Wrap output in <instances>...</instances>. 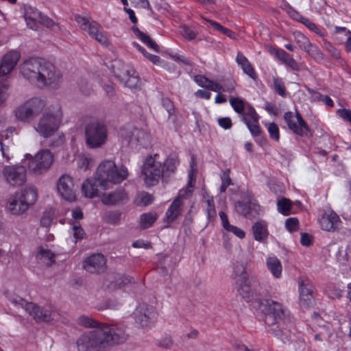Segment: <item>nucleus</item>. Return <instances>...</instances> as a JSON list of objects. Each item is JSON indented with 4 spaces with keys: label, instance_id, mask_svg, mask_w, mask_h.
Wrapping results in <instances>:
<instances>
[{
    "label": "nucleus",
    "instance_id": "f257e3e1",
    "mask_svg": "<svg viewBox=\"0 0 351 351\" xmlns=\"http://www.w3.org/2000/svg\"><path fill=\"white\" fill-rule=\"evenodd\" d=\"M127 326L121 323H102L93 330L83 333L77 340L79 351H106L129 339Z\"/></svg>",
    "mask_w": 351,
    "mask_h": 351
},
{
    "label": "nucleus",
    "instance_id": "f03ea898",
    "mask_svg": "<svg viewBox=\"0 0 351 351\" xmlns=\"http://www.w3.org/2000/svg\"><path fill=\"white\" fill-rule=\"evenodd\" d=\"M19 69L25 80L38 87L58 88L62 82L60 71L53 64L41 58L26 60L20 64Z\"/></svg>",
    "mask_w": 351,
    "mask_h": 351
},
{
    "label": "nucleus",
    "instance_id": "7ed1b4c3",
    "mask_svg": "<svg viewBox=\"0 0 351 351\" xmlns=\"http://www.w3.org/2000/svg\"><path fill=\"white\" fill-rule=\"evenodd\" d=\"M178 163V159L176 155H169L163 164L149 156L146 158L141 168L145 185L155 186L160 179L164 183L168 182L169 178L175 173Z\"/></svg>",
    "mask_w": 351,
    "mask_h": 351
},
{
    "label": "nucleus",
    "instance_id": "20e7f679",
    "mask_svg": "<svg viewBox=\"0 0 351 351\" xmlns=\"http://www.w3.org/2000/svg\"><path fill=\"white\" fill-rule=\"evenodd\" d=\"M265 313V323L269 332L280 337L283 334V326L286 313L280 303L271 300H265L261 304Z\"/></svg>",
    "mask_w": 351,
    "mask_h": 351
},
{
    "label": "nucleus",
    "instance_id": "39448f33",
    "mask_svg": "<svg viewBox=\"0 0 351 351\" xmlns=\"http://www.w3.org/2000/svg\"><path fill=\"white\" fill-rule=\"evenodd\" d=\"M234 272L238 293L245 301H251L258 295L259 282L255 277H248L243 264L235 265Z\"/></svg>",
    "mask_w": 351,
    "mask_h": 351
},
{
    "label": "nucleus",
    "instance_id": "423d86ee",
    "mask_svg": "<svg viewBox=\"0 0 351 351\" xmlns=\"http://www.w3.org/2000/svg\"><path fill=\"white\" fill-rule=\"evenodd\" d=\"M95 176L107 186L108 182H121L127 178L128 172L124 166L118 168L112 160H104L98 166Z\"/></svg>",
    "mask_w": 351,
    "mask_h": 351
},
{
    "label": "nucleus",
    "instance_id": "0eeeda50",
    "mask_svg": "<svg viewBox=\"0 0 351 351\" xmlns=\"http://www.w3.org/2000/svg\"><path fill=\"white\" fill-rule=\"evenodd\" d=\"M84 132L86 143L89 148H100L107 141L108 128L103 121L97 120L88 123Z\"/></svg>",
    "mask_w": 351,
    "mask_h": 351
},
{
    "label": "nucleus",
    "instance_id": "6e6552de",
    "mask_svg": "<svg viewBox=\"0 0 351 351\" xmlns=\"http://www.w3.org/2000/svg\"><path fill=\"white\" fill-rule=\"evenodd\" d=\"M62 119V113L60 108L53 112L46 111L39 119L35 130L43 137H50L58 130Z\"/></svg>",
    "mask_w": 351,
    "mask_h": 351
},
{
    "label": "nucleus",
    "instance_id": "1a4fd4ad",
    "mask_svg": "<svg viewBox=\"0 0 351 351\" xmlns=\"http://www.w3.org/2000/svg\"><path fill=\"white\" fill-rule=\"evenodd\" d=\"M37 199L35 189L28 188L24 189L20 196L14 197L8 204V208L14 215H19L26 211L30 205L34 204Z\"/></svg>",
    "mask_w": 351,
    "mask_h": 351
},
{
    "label": "nucleus",
    "instance_id": "9d476101",
    "mask_svg": "<svg viewBox=\"0 0 351 351\" xmlns=\"http://www.w3.org/2000/svg\"><path fill=\"white\" fill-rule=\"evenodd\" d=\"M75 21L80 28L86 31L91 38L95 39L101 45H109V40L107 36L104 34L102 27L98 23L88 17L80 15L75 16Z\"/></svg>",
    "mask_w": 351,
    "mask_h": 351
},
{
    "label": "nucleus",
    "instance_id": "9b49d317",
    "mask_svg": "<svg viewBox=\"0 0 351 351\" xmlns=\"http://www.w3.org/2000/svg\"><path fill=\"white\" fill-rule=\"evenodd\" d=\"M53 162V156L48 149L38 152L34 158H31L28 162L30 172L40 175L46 172Z\"/></svg>",
    "mask_w": 351,
    "mask_h": 351
},
{
    "label": "nucleus",
    "instance_id": "f8f14e48",
    "mask_svg": "<svg viewBox=\"0 0 351 351\" xmlns=\"http://www.w3.org/2000/svg\"><path fill=\"white\" fill-rule=\"evenodd\" d=\"M25 311L37 322H48L55 319L58 315L55 308L51 304L40 307L34 303L29 302L25 304Z\"/></svg>",
    "mask_w": 351,
    "mask_h": 351
},
{
    "label": "nucleus",
    "instance_id": "ddd939ff",
    "mask_svg": "<svg viewBox=\"0 0 351 351\" xmlns=\"http://www.w3.org/2000/svg\"><path fill=\"white\" fill-rule=\"evenodd\" d=\"M115 68L114 73L115 77L124 85L130 88H137L140 86L139 77L136 72L128 66L118 63L113 65Z\"/></svg>",
    "mask_w": 351,
    "mask_h": 351
},
{
    "label": "nucleus",
    "instance_id": "4468645a",
    "mask_svg": "<svg viewBox=\"0 0 351 351\" xmlns=\"http://www.w3.org/2000/svg\"><path fill=\"white\" fill-rule=\"evenodd\" d=\"M3 175L7 183L12 186H22L26 182V169L23 165L5 166Z\"/></svg>",
    "mask_w": 351,
    "mask_h": 351
},
{
    "label": "nucleus",
    "instance_id": "2eb2a0df",
    "mask_svg": "<svg viewBox=\"0 0 351 351\" xmlns=\"http://www.w3.org/2000/svg\"><path fill=\"white\" fill-rule=\"evenodd\" d=\"M158 313L155 308L145 304L140 305L135 313V321L143 328L151 327L156 321Z\"/></svg>",
    "mask_w": 351,
    "mask_h": 351
},
{
    "label": "nucleus",
    "instance_id": "dca6fc26",
    "mask_svg": "<svg viewBox=\"0 0 351 351\" xmlns=\"http://www.w3.org/2000/svg\"><path fill=\"white\" fill-rule=\"evenodd\" d=\"M120 136L125 139L132 147L138 144L147 146L149 141V134L145 130L136 128L132 130H121Z\"/></svg>",
    "mask_w": 351,
    "mask_h": 351
},
{
    "label": "nucleus",
    "instance_id": "f3484780",
    "mask_svg": "<svg viewBox=\"0 0 351 351\" xmlns=\"http://www.w3.org/2000/svg\"><path fill=\"white\" fill-rule=\"evenodd\" d=\"M236 212L249 219H253L260 215L261 208L255 201L246 198L242 201H237L234 204Z\"/></svg>",
    "mask_w": 351,
    "mask_h": 351
},
{
    "label": "nucleus",
    "instance_id": "a211bd4d",
    "mask_svg": "<svg viewBox=\"0 0 351 351\" xmlns=\"http://www.w3.org/2000/svg\"><path fill=\"white\" fill-rule=\"evenodd\" d=\"M57 188L58 193L64 199L69 202L75 200L77 187L70 176L62 175L58 181Z\"/></svg>",
    "mask_w": 351,
    "mask_h": 351
},
{
    "label": "nucleus",
    "instance_id": "6ab92c4d",
    "mask_svg": "<svg viewBox=\"0 0 351 351\" xmlns=\"http://www.w3.org/2000/svg\"><path fill=\"white\" fill-rule=\"evenodd\" d=\"M82 266L90 274H101L107 269L106 258L101 254H93L83 261Z\"/></svg>",
    "mask_w": 351,
    "mask_h": 351
},
{
    "label": "nucleus",
    "instance_id": "aec40b11",
    "mask_svg": "<svg viewBox=\"0 0 351 351\" xmlns=\"http://www.w3.org/2000/svg\"><path fill=\"white\" fill-rule=\"evenodd\" d=\"M107 189V186L97 177L87 178L82 186L84 196L89 198L100 196Z\"/></svg>",
    "mask_w": 351,
    "mask_h": 351
},
{
    "label": "nucleus",
    "instance_id": "412c9836",
    "mask_svg": "<svg viewBox=\"0 0 351 351\" xmlns=\"http://www.w3.org/2000/svg\"><path fill=\"white\" fill-rule=\"evenodd\" d=\"M20 58L21 53L19 51H8L0 61V77L9 75L14 70Z\"/></svg>",
    "mask_w": 351,
    "mask_h": 351
},
{
    "label": "nucleus",
    "instance_id": "4be33fe9",
    "mask_svg": "<svg viewBox=\"0 0 351 351\" xmlns=\"http://www.w3.org/2000/svg\"><path fill=\"white\" fill-rule=\"evenodd\" d=\"M295 117L296 121L291 112H285L284 114V119L289 128L294 133L302 136L304 134V131H308L309 129L307 124L302 119V115L298 112H296Z\"/></svg>",
    "mask_w": 351,
    "mask_h": 351
},
{
    "label": "nucleus",
    "instance_id": "5701e85b",
    "mask_svg": "<svg viewBox=\"0 0 351 351\" xmlns=\"http://www.w3.org/2000/svg\"><path fill=\"white\" fill-rule=\"evenodd\" d=\"M241 115L243 121L247 125L251 134L254 136L260 135L261 131L258 125L259 117L254 108L251 106H248L246 111L245 112H243Z\"/></svg>",
    "mask_w": 351,
    "mask_h": 351
},
{
    "label": "nucleus",
    "instance_id": "b1692460",
    "mask_svg": "<svg viewBox=\"0 0 351 351\" xmlns=\"http://www.w3.org/2000/svg\"><path fill=\"white\" fill-rule=\"evenodd\" d=\"M128 199V195L124 190L119 189L107 194H104L101 198V202L105 205L114 206L125 204Z\"/></svg>",
    "mask_w": 351,
    "mask_h": 351
},
{
    "label": "nucleus",
    "instance_id": "393cba45",
    "mask_svg": "<svg viewBox=\"0 0 351 351\" xmlns=\"http://www.w3.org/2000/svg\"><path fill=\"white\" fill-rule=\"evenodd\" d=\"M42 14L35 8L25 5L24 7V18L27 26L32 29H37Z\"/></svg>",
    "mask_w": 351,
    "mask_h": 351
},
{
    "label": "nucleus",
    "instance_id": "a878e982",
    "mask_svg": "<svg viewBox=\"0 0 351 351\" xmlns=\"http://www.w3.org/2000/svg\"><path fill=\"white\" fill-rule=\"evenodd\" d=\"M340 222L339 216L333 211L324 214L319 220L321 228L328 232L335 231Z\"/></svg>",
    "mask_w": 351,
    "mask_h": 351
},
{
    "label": "nucleus",
    "instance_id": "bb28decb",
    "mask_svg": "<svg viewBox=\"0 0 351 351\" xmlns=\"http://www.w3.org/2000/svg\"><path fill=\"white\" fill-rule=\"evenodd\" d=\"M14 128H9L0 133V146L3 157L10 159L9 148L12 144Z\"/></svg>",
    "mask_w": 351,
    "mask_h": 351
},
{
    "label": "nucleus",
    "instance_id": "cd10ccee",
    "mask_svg": "<svg viewBox=\"0 0 351 351\" xmlns=\"http://www.w3.org/2000/svg\"><path fill=\"white\" fill-rule=\"evenodd\" d=\"M182 204L181 196L178 195L166 212L165 221L168 223L173 222L181 215Z\"/></svg>",
    "mask_w": 351,
    "mask_h": 351
},
{
    "label": "nucleus",
    "instance_id": "c85d7f7f",
    "mask_svg": "<svg viewBox=\"0 0 351 351\" xmlns=\"http://www.w3.org/2000/svg\"><path fill=\"white\" fill-rule=\"evenodd\" d=\"M300 298L302 305L309 307L313 304L312 286L302 280L300 283Z\"/></svg>",
    "mask_w": 351,
    "mask_h": 351
},
{
    "label": "nucleus",
    "instance_id": "c756f323",
    "mask_svg": "<svg viewBox=\"0 0 351 351\" xmlns=\"http://www.w3.org/2000/svg\"><path fill=\"white\" fill-rule=\"evenodd\" d=\"M24 103L34 118L43 111L46 106L45 101L38 97H32Z\"/></svg>",
    "mask_w": 351,
    "mask_h": 351
},
{
    "label": "nucleus",
    "instance_id": "7c9ffc66",
    "mask_svg": "<svg viewBox=\"0 0 351 351\" xmlns=\"http://www.w3.org/2000/svg\"><path fill=\"white\" fill-rule=\"evenodd\" d=\"M252 232L254 239L263 242L268 236L267 226L265 221H257L252 226Z\"/></svg>",
    "mask_w": 351,
    "mask_h": 351
},
{
    "label": "nucleus",
    "instance_id": "2f4dec72",
    "mask_svg": "<svg viewBox=\"0 0 351 351\" xmlns=\"http://www.w3.org/2000/svg\"><path fill=\"white\" fill-rule=\"evenodd\" d=\"M276 56L280 60L283 62L285 64L290 67L292 70L296 71L300 70V65L284 50H276Z\"/></svg>",
    "mask_w": 351,
    "mask_h": 351
},
{
    "label": "nucleus",
    "instance_id": "473e14b6",
    "mask_svg": "<svg viewBox=\"0 0 351 351\" xmlns=\"http://www.w3.org/2000/svg\"><path fill=\"white\" fill-rule=\"evenodd\" d=\"M236 61L237 64L241 66L245 73H246L252 79L256 78V75L252 66L246 58V57H245L241 53L239 52L237 53Z\"/></svg>",
    "mask_w": 351,
    "mask_h": 351
},
{
    "label": "nucleus",
    "instance_id": "72a5a7b5",
    "mask_svg": "<svg viewBox=\"0 0 351 351\" xmlns=\"http://www.w3.org/2000/svg\"><path fill=\"white\" fill-rule=\"evenodd\" d=\"M14 114L16 119L23 122H29L35 119L25 103H23L15 109Z\"/></svg>",
    "mask_w": 351,
    "mask_h": 351
},
{
    "label": "nucleus",
    "instance_id": "f704fd0d",
    "mask_svg": "<svg viewBox=\"0 0 351 351\" xmlns=\"http://www.w3.org/2000/svg\"><path fill=\"white\" fill-rule=\"evenodd\" d=\"M132 29L135 36L143 43H145L148 47L156 52L159 51L158 45L147 34L139 30V29L136 27H132Z\"/></svg>",
    "mask_w": 351,
    "mask_h": 351
},
{
    "label": "nucleus",
    "instance_id": "c9c22d12",
    "mask_svg": "<svg viewBox=\"0 0 351 351\" xmlns=\"http://www.w3.org/2000/svg\"><path fill=\"white\" fill-rule=\"evenodd\" d=\"M267 266L273 276L279 278L282 273L281 263L276 256L269 257L267 259Z\"/></svg>",
    "mask_w": 351,
    "mask_h": 351
},
{
    "label": "nucleus",
    "instance_id": "e433bc0d",
    "mask_svg": "<svg viewBox=\"0 0 351 351\" xmlns=\"http://www.w3.org/2000/svg\"><path fill=\"white\" fill-rule=\"evenodd\" d=\"M76 322L79 326H81L86 328H95V329H96L99 328L100 325L102 324L99 323L97 320L94 319L93 318L85 315L80 316L77 319Z\"/></svg>",
    "mask_w": 351,
    "mask_h": 351
},
{
    "label": "nucleus",
    "instance_id": "4c0bfd02",
    "mask_svg": "<svg viewBox=\"0 0 351 351\" xmlns=\"http://www.w3.org/2000/svg\"><path fill=\"white\" fill-rule=\"evenodd\" d=\"M55 254L51 250L45 249L42 246L39 247L37 257L40 259L49 261V262L47 263V266L49 267L55 263Z\"/></svg>",
    "mask_w": 351,
    "mask_h": 351
},
{
    "label": "nucleus",
    "instance_id": "58836bf2",
    "mask_svg": "<svg viewBox=\"0 0 351 351\" xmlns=\"http://www.w3.org/2000/svg\"><path fill=\"white\" fill-rule=\"evenodd\" d=\"M162 104L169 114L168 121L176 123L177 116L175 114V109L171 101L168 98H163L162 99Z\"/></svg>",
    "mask_w": 351,
    "mask_h": 351
},
{
    "label": "nucleus",
    "instance_id": "ea45409f",
    "mask_svg": "<svg viewBox=\"0 0 351 351\" xmlns=\"http://www.w3.org/2000/svg\"><path fill=\"white\" fill-rule=\"evenodd\" d=\"M157 219V215L155 213H144L141 216V228L146 229L156 221Z\"/></svg>",
    "mask_w": 351,
    "mask_h": 351
},
{
    "label": "nucleus",
    "instance_id": "a19ab883",
    "mask_svg": "<svg viewBox=\"0 0 351 351\" xmlns=\"http://www.w3.org/2000/svg\"><path fill=\"white\" fill-rule=\"evenodd\" d=\"M274 85L273 88L274 90L282 97H286L287 93L285 87V84L282 79L278 77H274L273 79Z\"/></svg>",
    "mask_w": 351,
    "mask_h": 351
},
{
    "label": "nucleus",
    "instance_id": "79ce46f5",
    "mask_svg": "<svg viewBox=\"0 0 351 351\" xmlns=\"http://www.w3.org/2000/svg\"><path fill=\"white\" fill-rule=\"evenodd\" d=\"M10 84L5 80L0 81V106L5 101L9 96Z\"/></svg>",
    "mask_w": 351,
    "mask_h": 351
},
{
    "label": "nucleus",
    "instance_id": "37998d69",
    "mask_svg": "<svg viewBox=\"0 0 351 351\" xmlns=\"http://www.w3.org/2000/svg\"><path fill=\"white\" fill-rule=\"evenodd\" d=\"M230 103L235 112L241 114L243 113L244 111V104L242 99L230 96Z\"/></svg>",
    "mask_w": 351,
    "mask_h": 351
},
{
    "label": "nucleus",
    "instance_id": "c03bdc74",
    "mask_svg": "<svg viewBox=\"0 0 351 351\" xmlns=\"http://www.w3.org/2000/svg\"><path fill=\"white\" fill-rule=\"evenodd\" d=\"M277 205L279 212L285 215H288L289 214V210L291 206L289 199L287 198H282V199L278 201Z\"/></svg>",
    "mask_w": 351,
    "mask_h": 351
},
{
    "label": "nucleus",
    "instance_id": "a18cd8bd",
    "mask_svg": "<svg viewBox=\"0 0 351 351\" xmlns=\"http://www.w3.org/2000/svg\"><path fill=\"white\" fill-rule=\"evenodd\" d=\"M300 22L302 23L306 27H307L310 30L314 32L317 34L323 36L322 31L317 27V26L310 19L306 17H300Z\"/></svg>",
    "mask_w": 351,
    "mask_h": 351
},
{
    "label": "nucleus",
    "instance_id": "49530a36",
    "mask_svg": "<svg viewBox=\"0 0 351 351\" xmlns=\"http://www.w3.org/2000/svg\"><path fill=\"white\" fill-rule=\"evenodd\" d=\"M121 213L119 211H110L106 214L105 219L110 224H116L120 221Z\"/></svg>",
    "mask_w": 351,
    "mask_h": 351
},
{
    "label": "nucleus",
    "instance_id": "de8ad7c7",
    "mask_svg": "<svg viewBox=\"0 0 351 351\" xmlns=\"http://www.w3.org/2000/svg\"><path fill=\"white\" fill-rule=\"evenodd\" d=\"M206 204H207L206 213H207L208 219L210 221L213 220L216 217V215H217L213 198L211 197L210 199H207Z\"/></svg>",
    "mask_w": 351,
    "mask_h": 351
},
{
    "label": "nucleus",
    "instance_id": "09e8293b",
    "mask_svg": "<svg viewBox=\"0 0 351 351\" xmlns=\"http://www.w3.org/2000/svg\"><path fill=\"white\" fill-rule=\"evenodd\" d=\"M80 90L84 95H90L93 91V87L86 79L82 78L78 82Z\"/></svg>",
    "mask_w": 351,
    "mask_h": 351
},
{
    "label": "nucleus",
    "instance_id": "8fccbe9b",
    "mask_svg": "<svg viewBox=\"0 0 351 351\" xmlns=\"http://www.w3.org/2000/svg\"><path fill=\"white\" fill-rule=\"evenodd\" d=\"M267 130L271 138L278 141L280 139L279 128L275 123H270L268 124Z\"/></svg>",
    "mask_w": 351,
    "mask_h": 351
},
{
    "label": "nucleus",
    "instance_id": "3c124183",
    "mask_svg": "<svg viewBox=\"0 0 351 351\" xmlns=\"http://www.w3.org/2000/svg\"><path fill=\"white\" fill-rule=\"evenodd\" d=\"M157 345L165 349L170 348L173 345V340L169 335H165L161 337L158 340Z\"/></svg>",
    "mask_w": 351,
    "mask_h": 351
},
{
    "label": "nucleus",
    "instance_id": "603ef678",
    "mask_svg": "<svg viewBox=\"0 0 351 351\" xmlns=\"http://www.w3.org/2000/svg\"><path fill=\"white\" fill-rule=\"evenodd\" d=\"M133 283H134V280L130 276H120L116 280V284L119 287H125Z\"/></svg>",
    "mask_w": 351,
    "mask_h": 351
},
{
    "label": "nucleus",
    "instance_id": "864d4df0",
    "mask_svg": "<svg viewBox=\"0 0 351 351\" xmlns=\"http://www.w3.org/2000/svg\"><path fill=\"white\" fill-rule=\"evenodd\" d=\"M53 219V213L50 211H46L43 213L40 219V226L45 228L50 226Z\"/></svg>",
    "mask_w": 351,
    "mask_h": 351
},
{
    "label": "nucleus",
    "instance_id": "5fc2aeb1",
    "mask_svg": "<svg viewBox=\"0 0 351 351\" xmlns=\"http://www.w3.org/2000/svg\"><path fill=\"white\" fill-rule=\"evenodd\" d=\"M72 230L75 243L83 239L85 232L80 224H74Z\"/></svg>",
    "mask_w": 351,
    "mask_h": 351
},
{
    "label": "nucleus",
    "instance_id": "6e6d98bb",
    "mask_svg": "<svg viewBox=\"0 0 351 351\" xmlns=\"http://www.w3.org/2000/svg\"><path fill=\"white\" fill-rule=\"evenodd\" d=\"M222 92L232 93L234 90V82L232 79H227L221 82Z\"/></svg>",
    "mask_w": 351,
    "mask_h": 351
},
{
    "label": "nucleus",
    "instance_id": "4d7b16f0",
    "mask_svg": "<svg viewBox=\"0 0 351 351\" xmlns=\"http://www.w3.org/2000/svg\"><path fill=\"white\" fill-rule=\"evenodd\" d=\"M39 23H42L44 25H45L47 27L51 28L54 30L56 29H60L58 25L56 24L52 19L48 18L46 16H43V15L42 16V19H40Z\"/></svg>",
    "mask_w": 351,
    "mask_h": 351
},
{
    "label": "nucleus",
    "instance_id": "13d9d810",
    "mask_svg": "<svg viewBox=\"0 0 351 351\" xmlns=\"http://www.w3.org/2000/svg\"><path fill=\"white\" fill-rule=\"evenodd\" d=\"M298 220L297 218L291 217L286 220L285 226L290 232L296 231L298 228Z\"/></svg>",
    "mask_w": 351,
    "mask_h": 351
},
{
    "label": "nucleus",
    "instance_id": "bf43d9fd",
    "mask_svg": "<svg viewBox=\"0 0 351 351\" xmlns=\"http://www.w3.org/2000/svg\"><path fill=\"white\" fill-rule=\"evenodd\" d=\"M221 186L219 188V191L221 193H223L226 191L227 187L232 184V181H231V179L229 176V175L226 173H223L222 176H221Z\"/></svg>",
    "mask_w": 351,
    "mask_h": 351
},
{
    "label": "nucleus",
    "instance_id": "052dcab7",
    "mask_svg": "<svg viewBox=\"0 0 351 351\" xmlns=\"http://www.w3.org/2000/svg\"><path fill=\"white\" fill-rule=\"evenodd\" d=\"M181 33L182 36L189 40H193L196 37V33L186 26L182 27Z\"/></svg>",
    "mask_w": 351,
    "mask_h": 351
},
{
    "label": "nucleus",
    "instance_id": "680f3d73",
    "mask_svg": "<svg viewBox=\"0 0 351 351\" xmlns=\"http://www.w3.org/2000/svg\"><path fill=\"white\" fill-rule=\"evenodd\" d=\"M304 50L305 51H306L307 53H308L309 54H311V56H315V57H321L322 56V53L317 49V47L316 46L313 45V44H311V43H309V45L308 46L304 47Z\"/></svg>",
    "mask_w": 351,
    "mask_h": 351
},
{
    "label": "nucleus",
    "instance_id": "e2e57ef3",
    "mask_svg": "<svg viewBox=\"0 0 351 351\" xmlns=\"http://www.w3.org/2000/svg\"><path fill=\"white\" fill-rule=\"evenodd\" d=\"M296 42L299 44L300 47L302 49H304V47L308 46L310 43L308 39L302 34H298L295 36Z\"/></svg>",
    "mask_w": 351,
    "mask_h": 351
},
{
    "label": "nucleus",
    "instance_id": "0e129e2a",
    "mask_svg": "<svg viewBox=\"0 0 351 351\" xmlns=\"http://www.w3.org/2000/svg\"><path fill=\"white\" fill-rule=\"evenodd\" d=\"M91 162V159L87 157L82 156L78 159V167L80 169H83L84 170H86L89 168L90 163Z\"/></svg>",
    "mask_w": 351,
    "mask_h": 351
},
{
    "label": "nucleus",
    "instance_id": "69168bd1",
    "mask_svg": "<svg viewBox=\"0 0 351 351\" xmlns=\"http://www.w3.org/2000/svg\"><path fill=\"white\" fill-rule=\"evenodd\" d=\"M326 48L327 51L330 53L331 56L335 59H339L341 57L340 52L336 48H335L330 43H326Z\"/></svg>",
    "mask_w": 351,
    "mask_h": 351
},
{
    "label": "nucleus",
    "instance_id": "338daca9",
    "mask_svg": "<svg viewBox=\"0 0 351 351\" xmlns=\"http://www.w3.org/2000/svg\"><path fill=\"white\" fill-rule=\"evenodd\" d=\"M194 80L198 85H199L202 87H204L206 88V85H208V82H210V80L208 78L206 77L205 76L201 75H195L194 77Z\"/></svg>",
    "mask_w": 351,
    "mask_h": 351
},
{
    "label": "nucleus",
    "instance_id": "774afa93",
    "mask_svg": "<svg viewBox=\"0 0 351 351\" xmlns=\"http://www.w3.org/2000/svg\"><path fill=\"white\" fill-rule=\"evenodd\" d=\"M339 116L346 121L351 123V110L349 109H340L338 110Z\"/></svg>",
    "mask_w": 351,
    "mask_h": 351
}]
</instances>
